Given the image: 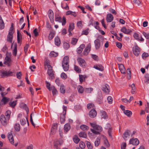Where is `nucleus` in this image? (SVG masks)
I'll use <instances>...</instances> for the list:
<instances>
[{
    "mask_svg": "<svg viewBox=\"0 0 149 149\" xmlns=\"http://www.w3.org/2000/svg\"><path fill=\"white\" fill-rule=\"evenodd\" d=\"M51 90L52 91V92L53 95L56 94L57 93V91L54 86H51Z\"/></svg>",
    "mask_w": 149,
    "mask_h": 149,
    "instance_id": "obj_45",
    "label": "nucleus"
},
{
    "mask_svg": "<svg viewBox=\"0 0 149 149\" xmlns=\"http://www.w3.org/2000/svg\"><path fill=\"white\" fill-rule=\"evenodd\" d=\"M78 39L75 38H72L71 42V44L73 45H75L77 43Z\"/></svg>",
    "mask_w": 149,
    "mask_h": 149,
    "instance_id": "obj_52",
    "label": "nucleus"
},
{
    "mask_svg": "<svg viewBox=\"0 0 149 149\" xmlns=\"http://www.w3.org/2000/svg\"><path fill=\"white\" fill-rule=\"evenodd\" d=\"M8 137L10 142L12 144L14 145L15 146H17L18 143H16L14 144V139L11 132H9L8 133Z\"/></svg>",
    "mask_w": 149,
    "mask_h": 149,
    "instance_id": "obj_6",
    "label": "nucleus"
},
{
    "mask_svg": "<svg viewBox=\"0 0 149 149\" xmlns=\"http://www.w3.org/2000/svg\"><path fill=\"white\" fill-rule=\"evenodd\" d=\"M94 68L101 71H103L104 69V67L102 65H98L96 66H94Z\"/></svg>",
    "mask_w": 149,
    "mask_h": 149,
    "instance_id": "obj_35",
    "label": "nucleus"
},
{
    "mask_svg": "<svg viewBox=\"0 0 149 149\" xmlns=\"http://www.w3.org/2000/svg\"><path fill=\"white\" fill-rule=\"evenodd\" d=\"M121 32H123L125 34H129L132 32V31L129 29H126L125 27H123L121 28L120 30Z\"/></svg>",
    "mask_w": 149,
    "mask_h": 149,
    "instance_id": "obj_17",
    "label": "nucleus"
},
{
    "mask_svg": "<svg viewBox=\"0 0 149 149\" xmlns=\"http://www.w3.org/2000/svg\"><path fill=\"white\" fill-rule=\"evenodd\" d=\"M46 83L47 84V87L49 91H51V86L50 87V84L48 82L46 81Z\"/></svg>",
    "mask_w": 149,
    "mask_h": 149,
    "instance_id": "obj_62",
    "label": "nucleus"
},
{
    "mask_svg": "<svg viewBox=\"0 0 149 149\" xmlns=\"http://www.w3.org/2000/svg\"><path fill=\"white\" fill-rule=\"evenodd\" d=\"M64 48L66 50L68 49L70 47V45L69 43L66 42L63 43Z\"/></svg>",
    "mask_w": 149,
    "mask_h": 149,
    "instance_id": "obj_44",
    "label": "nucleus"
},
{
    "mask_svg": "<svg viewBox=\"0 0 149 149\" xmlns=\"http://www.w3.org/2000/svg\"><path fill=\"white\" fill-rule=\"evenodd\" d=\"M14 45V48L13 50V54L14 56H16L17 54V44L16 43H12L11 47H12L13 45Z\"/></svg>",
    "mask_w": 149,
    "mask_h": 149,
    "instance_id": "obj_16",
    "label": "nucleus"
},
{
    "mask_svg": "<svg viewBox=\"0 0 149 149\" xmlns=\"http://www.w3.org/2000/svg\"><path fill=\"white\" fill-rule=\"evenodd\" d=\"M86 145L88 148L89 149H92L93 148V146L89 142L87 141Z\"/></svg>",
    "mask_w": 149,
    "mask_h": 149,
    "instance_id": "obj_54",
    "label": "nucleus"
},
{
    "mask_svg": "<svg viewBox=\"0 0 149 149\" xmlns=\"http://www.w3.org/2000/svg\"><path fill=\"white\" fill-rule=\"evenodd\" d=\"M66 107H63V114H61L60 116V121L61 123H63L65 121V115L66 114Z\"/></svg>",
    "mask_w": 149,
    "mask_h": 149,
    "instance_id": "obj_8",
    "label": "nucleus"
},
{
    "mask_svg": "<svg viewBox=\"0 0 149 149\" xmlns=\"http://www.w3.org/2000/svg\"><path fill=\"white\" fill-rule=\"evenodd\" d=\"M13 72L10 71H3L2 74L4 76H10L13 75Z\"/></svg>",
    "mask_w": 149,
    "mask_h": 149,
    "instance_id": "obj_15",
    "label": "nucleus"
},
{
    "mask_svg": "<svg viewBox=\"0 0 149 149\" xmlns=\"http://www.w3.org/2000/svg\"><path fill=\"white\" fill-rule=\"evenodd\" d=\"M95 46L96 49H99L101 45H103V43L102 41V39L100 40L97 39L94 41Z\"/></svg>",
    "mask_w": 149,
    "mask_h": 149,
    "instance_id": "obj_5",
    "label": "nucleus"
},
{
    "mask_svg": "<svg viewBox=\"0 0 149 149\" xmlns=\"http://www.w3.org/2000/svg\"><path fill=\"white\" fill-rule=\"evenodd\" d=\"M0 120L2 125L6 126L7 125V121L9 119H8L6 118L3 115H1L0 117Z\"/></svg>",
    "mask_w": 149,
    "mask_h": 149,
    "instance_id": "obj_4",
    "label": "nucleus"
},
{
    "mask_svg": "<svg viewBox=\"0 0 149 149\" xmlns=\"http://www.w3.org/2000/svg\"><path fill=\"white\" fill-rule=\"evenodd\" d=\"M5 27V24L1 16H0V28L1 29H3Z\"/></svg>",
    "mask_w": 149,
    "mask_h": 149,
    "instance_id": "obj_30",
    "label": "nucleus"
},
{
    "mask_svg": "<svg viewBox=\"0 0 149 149\" xmlns=\"http://www.w3.org/2000/svg\"><path fill=\"white\" fill-rule=\"evenodd\" d=\"M85 145L84 143L83 142H80L79 143V146L82 149L84 148L85 147Z\"/></svg>",
    "mask_w": 149,
    "mask_h": 149,
    "instance_id": "obj_63",
    "label": "nucleus"
},
{
    "mask_svg": "<svg viewBox=\"0 0 149 149\" xmlns=\"http://www.w3.org/2000/svg\"><path fill=\"white\" fill-rule=\"evenodd\" d=\"M13 34L11 33H9L7 36V41L9 42L12 43L13 38Z\"/></svg>",
    "mask_w": 149,
    "mask_h": 149,
    "instance_id": "obj_22",
    "label": "nucleus"
},
{
    "mask_svg": "<svg viewBox=\"0 0 149 149\" xmlns=\"http://www.w3.org/2000/svg\"><path fill=\"white\" fill-rule=\"evenodd\" d=\"M11 54V53H8V52H7L6 53V56L5 58V62H6L10 63L11 61V60L9 56H10Z\"/></svg>",
    "mask_w": 149,
    "mask_h": 149,
    "instance_id": "obj_23",
    "label": "nucleus"
},
{
    "mask_svg": "<svg viewBox=\"0 0 149 149\" xmlns=\"http://www.w3.org/2000/svg\"><path fill=\"white\" fill-rule=\"evenodd\" d=\"M145 80L146 84H148L149 83V74H146L145 76Z\"/></svg>",
    "mask_w": 149,
    "mask_h": 149,
    "instance_id": "obj_46",
    "label": "nucleus"
},
{
    "mask_svg": "<svg viewBox=\"0 0 149 149\" xmlns=\"http://www.w3.org/2000/svg\"><path fill=\"white\" fill-rule=\"evenodd\" d=\"M61 78L64 79H66L67 77V75L64 72L61 74Z\"/></svg>",
    "mask_w": 149,
    "mask_h": 149,
    "instance_id": "obj_57",
    "label": "nucleus"
},
{
    "mask_svg": "<svg viewBox=\"0 0 149 149\" xmlns=\"http://www.w3.org/2000/svg\"><path fill=\"white\" fill-rule=\"evenodd\" d=\"M15 129L17 131H19L20 129V127L19 123H16L14 126Z\"/></svg>",
    "mask_w": 149,
    "mask_h": 149,
    "instance_id": "obj_43",
    "label": "nucleus"
},
{
    "mask_svg": "<svg viewBox=\"0 0 149 149\" xmlns=\"http://www.w3.org/2000/svg\"><path fill=\"white\" fill-rule=\"evenodd\" d=\"M11 113V111L10 110H8L5 113V116H6V118L8 119L10 118V115Z\"/></svg>",
    "mask_w": 149,
    "mask_h": 149,
    "instance_id": "obj_36",
    "label": "nucleus"
},
{
    "mask_svg": "<svg viewBox=\"0 0 149 149\" xmlns=\"http://www.w3.org/2000/svg\"><path fill=\"white\" fill-rule=\"evenodd\" d=\"M74 23H72L70 24L68 30V31L69 32L70 35L72 34V33H71V31L74 28Z\"/></svg>",
    "mask_w": 149,
    "mask_h": 149,
    "instance_id": "obj_27",
    "label": "nucleus"
},
{
    "mask_svg": "<svg viewBox=\"0 0 149 149\" xmlns=\"http://www.w3.org/2000/svg\"><path fill=\"white\" fill-rule=\"evenodd\" d=\"M129 143L134 145H137L139 144V141L136 138L131 139L130 140Z\"/></svg>",
    "mask_w": 149,
    "mask_h": 149,
    "instance_id": "obj_11",
    "label": "nucleus"
},
{
    "mask_svg": "<svg viewBox=\"0 0 149 149\" xmlns=\"http://www.w3.org/2000/svg\"><path fill=\"white\" fill-rule=\"evenodd\" d=\"M94 107V105L92 103H89L87 105V108L88 109H90Z\"/></svg>",
    "mask_w": 149,
    "mask_h": 149,
    "instance_id": "obj_58",
    "label": "nucleus"
},
{
    "mask_svg": "<svg viewBox=\"0 0 149 149\" xmlns=\"http://www.w3.org/2000/svg\"><path fill=\"white\" fill-rule=\"evenodd\" d=\"M77 61L80 65L83 67H84L86 66V63L85 60L81 58H78Z\"/></svg>",
    "mask_w": 149,
    "mask_h": 149,
    "instance_id": "obj_9",
    "label": "nucleus"
},
{
    "mask_svg": "<svg viewBox=\"0 0 149 149\" xmlns=\"http://www.w3.org/2000/svg\"><path fill=\"white\" fill-rule=\"evenodd\" d=\"M113 19V17L111 14L109 13L107 15L106 19L108 22H111Z\"/></svg>",
    "mask_w": 149,
    "mask_h": 149,
    "instance_id": "obj_14",
    "label": "nucleus"
},
{
    "mask_svg": "<svg viewBox=\"0 0 149 149\" xmlns=\"http://www.w3.org/2000/svg\"><path fill=\"white\" fill-rule=\"evenodd\" d=\"M130 131L129 130H127V131H125V132L124 133L123 135V137L124 139H125V140H126V138L127 137H128L130 135Z\"/></svg>",
    "mask_w": 149,
    "mask_h": 149,
    "instance_id": "obj_25",
    "label": "nucleus"
},
{
    "mask_svg": "<svg viewBox=\"0 0 149 149\" xmlns=\"http://www.w3.org/2000/svg\"><path fill=\"white\" fill-rule=\"evenodd\" d=\"M79 80L81 84L83 82L85 81V79L87 78V76L85 75L79 74Z\"/></svg>",
    "mask_w": 149,
    "mask_h": 149,
    "instance_id": "obj_19",
    "label": "nucleus"
},
{
    "mask_svg": "<svg viewBox=\"0 0 149 149\" xmlns=\"http://www.w3.org/2000/svg\"><path fill=\"white\" fill-rule=\"evenodd\" d=\"M149 56V54L148 53L146 52L143 53L142 54V57L143 59H146V58Z\"/></svg>",
    "mask_w": 149,
    "mask_h": 149,
    "instance_id": "obj_55",
    "label": "nucleus"
},
{
    "mask_svg": "<svg viewBox=\"0 0 149 149\" xmlns=\"http://www.w3.org/2000/svg\"><path fill=\"white\" fill-rule=\"evenodd\" d=\"M101 116L102 118L106 119L107 118V115L106 112L103 111L101 112Z\"/></svg>",
    "mask_w": 149,
    "mask_h": 149,
    "instance_id": "obj_29",
    "label": "nucleus"
},
{
    "mask_svg": "<svg viewBox=\"0 0 149 149\" xmlns=\"http://www.w3.org/2000/svg\"><path fill=\"white\" fill-rule=\"evenodd\" d=\"M89 114L90 117L94 118L96 116L97 112L95 109H92L90 111Z\"/></svg>",
    "mask_w": 149,
    "mask_h": 149,
    "instance_id": "obj_13",
    "label": "nucleus"
},
{
    "mask_svg": "<svg viewBox=\"0 0 149 149\" xmlns=\"http://www.w3.org/2000/svg\"><path fill=\"white\" fill-rule=\"evenodd\" d=\"M77 89L78 92L81 94L84 93V88L80 85H79L78 86Z\"/></svg>",
    "mask_w": 149,
    "mask_h": 149,
    "instance_id": "obj_33",
    "label": "nucleus"
},
{
    "mask_svg": "<svg viewBox=\"0 0 149 149\" xmlns=\"http://www.w3.org/2000/svg\"><path fill=\"white\" fill-rule=\"evenodd\" d=\"M22 75V74L21 72H17L16 74L17 78L19 79H20Z\"/></svg>",
    "mask_w": 149,
    "mask_h": 149,
    "instance_id": "obj_60",
    "label": "nucleus"
},
{
    "mask_svg": "<svg viewBox=\"0 0 149 149\" xmlns=\"http://www.w3.org/2000/svg\"><path fill=\"white\" fill-rule=\"evenodd\" d=\"M119 68L122 73H125V68L123 64L119 65Z\"/></svg>",
    "mask_w": 149,
    "mask_h": 149,
    "instance_id": "obj_31",
    "label": "nucleus"
},
{
    "mask_svg": "<svg viewBox=\"0 0 149 149\" xmlns=\"http://www.w3.org/2000/svg\"><path fill=\"white\" fill-rule=\"evenodd\" d=\"M91 47V45L90 43H89L87 46L86 48L84 51V54L85 55H87L90 51Z\"/></svg>",
    "mask_w": 149,
    "mask_h": 149,
    "instance_id": "obj_12",
    "label": "nucleus"
},
{
    "mask_svg": "<svg viewBox=\"0 0 149 149\" xmlns=\"http://www.w3.org/2000/svg\"><path fill=\"white\" fill-rule=\"evenodd\" d=\"M133 2L138 6H139L141 3V2L139 0H134Z\"/></svg>",
    "mask_w": 149,
    "mask_h": 149,
    "instance_id": "obj_59",
    "label": "nucleus"
},
{
    "mask_svg": "<svg viewBox=\"0 0 149 149\" xmlns=\"http://www.w3.org/2000/svg\"><path fill=\"white\" fill-rule=\"evenodd\" d=\"M55 31H51L48 36V39L49 40H52L54 37L55 35Z\"/></svg>",
    "mask_w": 149,
    "mask_h": 149,
    "instance_id": "obj_24",
    "label": "nucleus"
},
{
    "mask_svg": "<svg viewBox=\"0 0 149 149\" xmlns=\"http://www.w3.org/2000/svg\"><path fill=\"white\" fill-rule=\"evenodd\" d=\"M69 57L68 56H65L62 62V66L65 71H67L69 68Z\"/></svg>",
    "mask_w": 149,
    "mask_h": 149,
    "instance_id": "obj_1",
    "label": "nucleus"
},
{
    "mask_svg": "<svg viewBox=\"0 0 149 149\" xmlns=\"http://www.w3.org/2000/svg\"><path fill=\"white\" fill-rule=\"evenodd\" d=\"M134 37L136 40H140L141 41H144V39L141 37L139 38V34L136 33H134Z\"/></svg>",
    "mask_w": 149,
    "mask_h": 149,
    "instance_id": "obj_28",
    "label": "nucleus"
},
{
    "mask_svg": "<svg viewBox=\"0 0 149 149\" xmlns=\"http://www.w3.org/2000/svg\"><path fill=\"white\" fill-rule=\"evenodd\" d=\"M57 129V124L54 123L53 124L52 128L51 129V132L52 133L55 131V130Z\"/></svg>",
    "mask_w": 149,
    "mask_h": 149,
    "instance_id": "obj_38",
    "label": "nucleus"
},
{
    "mask_svg": "<svg viewBox=\"0 0 149 149\" xmlns=\"http://www.w3.org/2000/svg\"><path fill=\"white\" fill-rule=\"evenodd\" d=\"M70 126L69 123H68L65 125L64 127V132L67 133L70 129Z\"/></svg>",
    "mask_w": 149,
    "mask_h": 149,
    "instance_id": "obj_21",
    "label": "nucleus"
},
{
    "mask_svg": "<svg viewBox=\"0 0 149 149\" xmlns=\"http://www.w3.org/2000/svg\"><path fill=\"white\" fill-rule=\"evenodd\" d=\"M20 107L21 108L24 109L26 111L27 113L29 112V109L26 105L24 103H21L20 104Z\"/></svg>",
    "mask_w": 149,
    "mask_h": 149,
    "instance_id": "obj_20",
    "label": "nucleus"
},
{
    "mask_svg": "<svg viewBox=\"0 0 149 149\" xmlns=\"http://www.w3.org/2000/svg\"><path fill=\"white\" fill-rule=\"evenodd\" d=\"M21 38H20V36L19 35V33L18 30H17V42L18 43H21L20 41H21Z\"/></svg>",
    "mask_w": 149,
    "mask_h": 149,
    "instance_id": "obj_53",
    "label": "nucleus"
},
{
    "mask_svg": "<svg viewBox=\"0 0 149 149\" xmlns=\"http://www.w3.org/2000/svg\"><path fill=\"white\" fill-rule=\"evenodd\" d=\"M60 91L61 93L64 94L65 93V87L64 85H61L60 87Z\"/></svg>",
    "mask_w": 149,
    "mask_h": 149,
    "instance_id": "obj_40",
    "label": "nucleus"
},
{
    "mask_svg": "<svg viewBox=\"0 0 149 149\" xmlns=\"http://www.w3.org/2000/svg\"><path fill=\"white\" fill-rule=\"evenodd\" d=\"M55 21L60 22H61V18L58 15H56L55 16Z\"/></svg>",
    "mask_w": 149,
    "mask_h": 149,
    "instance_id": "obj_41",
    "label": "nucleus"
},
{
    "mask_svg": "<svg viewBox=\"0 0 149 149\" xmlns=\"http://www.w3.org/2000/svg\"><path fill=\"white\" fill-rule=\"evenodd\" d=\"M49 17L50 20L53 19L54 13L53 11L51 10H49L48 12Z\"/></svg>",
    "mask_w": 149,
    "mask_h": 149,
    "instance_id": "obj_32",
    "label": "nucleus"
},
{
    "mask_svg": "<svg viewBox=\"0 0 149 149\" xmlns=\"http://www.w3.org/2000/svg\"><path fill=\"white\" fill-rule=\"evenodd\" d=\"M73 140L74 142L76 143H78L80 141L79 139L78 138L77 136H74L73 138Z\"/></svg>",
    "mask_w": 149,
    "mask_h": 149,
    "instance_id": "obj_49",
    "label": "nucleus"
},
{
    "mask_svg": "<svg viewBox=\"0 0 149 149\" xmlns=\"http://www.w3.org/2000/svg\"><path fill=\"white\" fill-rule=\"evenodd\" d=\"M16 102L17 101L10 102L9 104L10 106L11 107H14L16 104Z\"/></svg>",
    "mask_w": 149,
    "mask_h": 149,
    "instance_id": "obj_47",
    "label": "nucleus"
},
{
    "mask_svg": "<svg viewBox=\"0 0 149 149\" xmlns=\"http://www.w3.org/2000/svg\"><path fill=\"white\" fill-rule=\"evenodd\" d=\"M109 87L107 84H105L103 86L102 90L104 92L108 93L109 92Z\"/></svg>",
    "mask_w": 149,
    "mask_h": 149,
    "instance_id": "obj_18",
    "label": "nucleus"
},
{
    "mask_svg": "<svg viewBox=\"0 0 149 149\" xmlns=\"http://www.w3.org/2000/svg\"><path fill=\"white\" fill-rule=\"evenodd\" d=\"M80 128L82 130L85 131L86 130H88L89 128L86 125H81Z\"/></svg>",
    "mask_w": 149,
    "mask_h": 149,
    "instance_id": "obj_50",
    "label": "nucleus"
},
{
    "mask_svg": "<svg viewBox=\"0 0 149 149\" xmlns=\"http://www.w3.org/2000/svg\"><path fill=\"white\" fill-rule=\"evenodd\" d=\"M21 124L22 125H24L26 123V121L25 119H22L20 120Z\"/></svg>",
    "mask_w": 149,
    "mask_h": 149,
    "instance_id": "obj_64",
    "label": "nucleus"
},
{
    "mask_svg": "<svg viewBox=\"0 0 149 149\" xmlns=\"http://www.w3.org/2000/svg\"><path fill=\"white\" fill-rule=\"evenodd\" d=\"M143 35L147 39H149V33H146L145 32H143Z\"/></svg>",
    "mask_w": 149,
    "mask_h": 149,
    "instance_id": "obj_61",
    "label": "nucleus"
},
{
    "mask_svg": "<svg viewBox=\"0 0 149 149\" xmlns=\"http://www.w3.org/2000/svg\"><path fill=\"white\" fill-rule=\"evenodd\" d=\"M79 135L80 137L84 138H86L87 136L86 133L84 132L79 133Z\"/></svg>",
    "mask_w": 149,
    "mask_h": 149,
    "instance_id": "obj_39",
    "label": "nucleus"
},
{
    "mask_svg": "<svg viewBox=\"0 0 149 149\" xmlns=\"http://www.w3.org/2000/svg\"><path fill=\"white\" fill-rule=\"evenodd\" d=\"M124 112V113L128 117H130L131 116L132 114V112L131 111L129 110H126Z\"/></svg>",
    "mask_w": 149,
    "mask_h": 149,
    "instance_id": "obj_37",
    "label": "nucleus"
},
{
    "mask_svg": "<svg viewBox=\"0 0 149 149\" xmlns=\"http://www.w3.org/2000/svg\"><path fill=\"white\" fill-rule=\"evenodd\" d=\"M74 70L78 73H79L81 72V69L78 66L75 65H74Z\"/></svg>",
    "mask_w": 149,
    "mask_h": 149,
    "instance_id": "obj_42",
    "label": "nucleus"
},
{
    "mask_svg": "<svg viewBox=\"0 0 149 149\" xmlns=\"http://www.w3.org/2000/svg\"><path fill=\"white\" fill-rule=\"evenodd\" d=\"M2 99L1 100V102L3 103L4 104H6L9 101V98L7 97H2Z\"/></svg>",
    "mask_w": 149,
    "mask_h": 149,
    "instance_id": "obj_34",
    "label": "nucleus"
},
{
    "mask_svg": "<svg viewBox=\"0 0 149 149\" xmlns=\"http://www.w3.org/2000/svg\"><path fill=\"white\" fill-rule=\"evenodd\" d=\"M133 52L136 56H138L140 53V48L137 46L136 45L133 48Z\"/></svg>",
    "mask_w": 149,
    "mask_h": 149,
    "instance_id": "obj_7",
    "label": "nucleus"
},
{
    "mask_svg": "<svg viewBox=\"0 0 149 149\" xmlns=\"http://www.w3.org/2000/svg\"><path fill=\"white\" fill-rule=\"evenodd\" d=\"M93 129H91V131L94 134H99V132L102 131V127L99 126V125H97L95 124L90 123Z\"/></svg>",
    "mask_w": 149,
    "mask_h": 149,
    "instance_id": "obj_2",
    "label": "nucleus"
},
{
    "mask_svg": "<svg viewBox=\"0 0 149 149\" xmlns=\"http://www.w3.org/2000/svg\"><path fill=\"white\" fill-rule=\"evenodd\" d=\"M47 74H48L49 78L51 79H54V72L51 66H48Z\"/></svg>",
    "mask_w": 149,
    "mask_h": 149,
    "instance_id": "obj_3",
    "label": "nucleus"
},
{
    "mask_svg": "<svg viewBox=\"0 0 149 149\" xmlns=\"http://www.w3.org/2000/svg\"><path fill=\"white\" fill-rule=\"evenodd\" d=\"M50 55L53 57H55L58 55V53L53 51L51 52L50 54Z\"/></svg>",
    "mask_w": 149,
    "mask_h": 149,
    "instance_id": "obj_51",
    "label": "nucleus"
},
{
    "mask_svg": "<svg viewBox=\"0 0 149 149\" xmlns=\"http://www.w3.org/2000/svg\"><path fill=\"white\" fill-rule=\"evenodd\" d=\"M93 90V88H85L84 90L87 93H91V91Z\"/></svg>",
    "mask_w": 149,
    "mask_h": 149,
    "instance_id": "obj_48",
    "label": "nucleus"
},
{
    "mask_svg": "<svg viewBox=\"0 0 149 149\" xmlns=\"http://www.w3.org/2000/svg\"><path fill=\"white\" fill-rule=\"evenodd\" d=\"M62 143V141H61L59 140H56L54 142V148L56 149H59L58 148L59 146L61 145Z\"/></svg>",
    "mask_w": 149,
    "mask_h": 149,
    "instance_id": "obj_10",
    "label": "nucleus"
},
{
    "mask_svg": "<svg viewBox=\"0 0 149 149\" xmlns=\"http://www.w3.org/2000/svg\"><path fill=\"white\" fill-rule=\"evenodd\" d=\"M55 44L57 46H59L61 43L60 40L59 38L57 37L54 39Z\"/></svg>",
    "mask_w": 149,
    "mask_h": 149,
    "instance_id": "obj_26",
    "label": "nucleus"
},
{
    "mask_svg": "<svg viewBox=\"0 0 149 149\" xmlns=\"http://www.w3.org/2000/svg\"><path fill=\"white\" fill-rule=\"evenodd\" d=\"M34 114V113H32L30 115V121L31 123L32 124V125L35 127V124H34V123L33 121L32 116V115H33Z\"/></svg>",
    "mask_w": 149,
    "mask_h": 149,
    "instance_id": "obj_56",
    "label": "nucleus"
}]
</instances>
